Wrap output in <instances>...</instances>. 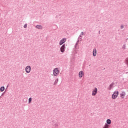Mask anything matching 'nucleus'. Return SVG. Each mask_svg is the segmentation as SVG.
Masks as SVG:
<instances>
[{"label": "nucleus", "instance_id": "1", "mask_svg": "<svg viewBox=\"0 0 128 128\" xmlns=\"http://www.w3.org/2000/svg\"><path fill=\"white\" fill-rule=\"evenodd\" d=\"M118 91L114 92L112 96V100H116V98H118Z\"/></svg>", "mask_w": 128, "mask_h": 128}, {"label": "nucleus", "instance_id": "2", "mask_svg": "<svg viewBox=\"0 0 128 128\" xmlns=\"http://www.w3.org/2000/svg\"><path fill=\"white\" fill-rule=\"evenodd\" d=\"M60 74V71L58 70V68H56L53 70V74L54 76H56L58 74Z\"/></svg>", "mask_w": 128, "mask_h": 128}, {"label": "nucleus", "instance_id": "3", "mask_svg": "<svg viewBox=\"0 0 128 128\" xmlns=\"http://www.w3.org/2000/svg\"><path fill=\"white\" fill-rule=\"evenodd\" d=\"M120 98H121L122 100H124V98H126V92L123 91L120 94Z\"/></svg>", "mask_w": 128, "mask_h": 128}, {"label": "nucleus", "instance_id": "4", "mask_svg": "<svg viewBox=\"0 0 128 128\" xmlns=\"http://www.w3.org/2000/svg\"><path fill=\"white\" fill-rule=\"evenodd\" d=\"M25 70L27 74H30V70H32V67L30 66H27L25 68Z\"/></svg>", "mask_w": 128, "mask_h": 128}, {"label": "nucleus", "instance_id": "5", "mask_svg": "<svg viewBox=\"0 0 128 128\" xmlns=\"http://www.w3.org/2000/svg\"><path fill=\"white\" fill-rule=\"evenodd\" d=\"M98 94V88H94L92 92V96H94Z\"/></svg>", "mask_w": 128, "mask_h": 128}, {"label": "nucleus", "instance_id": "6", "mask_svg": "<svg viewBox=\"0 0 128 128\" xmlns=\"http://www.w3.org/2000/svg\"><path fill=\"white\" fill-rule=\"evenodd\" d=\"M66 42V38H64L62 39L60 42V45L62 46V44H64Z\"/></svg>", "mask_w": 128, "mask_h": 128}, {"label": "nucleus", "instance_id": "7", "mask_svg": "<svg viewBox=\"0 0 128 128\" xmlns=\"http://www.w3.org/2000/svg\"><path fill=\"white\" fill-rule=\"evenodd\" d=\"M61 52H64L66 50V44H63L60 48Z\"/></svg>", "mask_w": 128, "mask_h": 128}, {"label": "nucleus", "instance_id": "8", "mask_svg": "<svg viewBox=\"0 0 128 128\" xmlns=\"http://www.w3.org/2000/svg\"><path fill=\"white\" fill-rule=\"evenodd\" d=\"M84 76V71H80L78 73V76L80 78H82V76Z\"/></svg>", "mask_w": 128, "mask_h": 128}, {"label": "nucleus", "instance_id": "9", "mask_svg": "<svg viewBox=\"0 0 128 128\" xmlns=\"http://www.w3.org/2000/svg\"><path fill=\"white\" fill-rule=\"evenodd\" d=\"M92 54L94 56H96V49L94 48L93 50Z\"/></svg>", "mask_w": 128, "mask_h": 128}, {"label": "nucleus", "instance_id": "10", "mask_svg": "<svg viewBox=\"0 0 128 128\" xmlns=\"http://www.w3.org/2000/svg\"><path fill=\"white\" fill-rule=\"evenodd\" d=\"M112 124V120H110V119H108L106 120V124Z\"/></svg>", "mask_w": 128, "mask_h": 128}, {"label": "nucleus", "instance_id": "11", "mask_svg": "<svg viewBox=\"0 0 128 128\" xmlns=\"http://www.w3.org/2000/svg\"><path fill=\"white\" fill-rule=\"evenodd\" d=\"M0 92H4V86H2L0 88Z\"/></svg>", "mask_w": 128, "mask_h": 128}, {"label": "nucleus", "instance_id": "12", "mask_svg": "<svg viewBox=\"0 0 128 128\" xmlns=\"http://www.w3.org/2000/svg\"><path fill=\"white\" fill-rule=\"evenodd\" d=\"M36 28H42V26L40 25H38L36 26Z\"/></svg>", "mask_w": 128, "mask_h": 128}, {"label": "nucleus", "instance_id": "13", "mask_svg": "<svg viewBox=\"0 0 128 128\" xmlns=\"http://www.w3.org/2000/svg\"><path fill=\"white\" fill-rule=\"evenodd\" d=\"M28 102L29 104H30V102H32V98H29L28 99Z\"/></svg>", "mask_w": 128, "mask_h": 128}, {"label": "nucleus", "instance_id": "14", "mask_svg": "<svg viewBox=\"0 0 128 128\" xmlns=\"http://www.w3.org/2000/svg\"><path fill=\"white\" fill-rule=\"evenodd\" d=\"M112 85L110 84V88H109L110 90H112Z\"/></svg>", "mask_w": 128, "mask_h": 128}, {"label": "nucleus", "instance_id": "15", "mask_svg": "<svg viewBox=\"0 0 128 128\" xmlns=\"http://www.w3.org/2000/svg\"><path fill=\"white\" fill-rule=\"evenodd\" d=\"M26 26H27L26 24L24 25V28H26Z\"/></svg>", "mask_w": 128, "mask_h": 128}, {"label": "nucleus", "instance_id": "16", "mask_svg": "<svg viewBox=\"0 0 128 128\" xmlns=\"http://www.w3.org/2000/svg\"><path fill=\"white\" fill-rule=\"evenodd\" d=\"M81 34H82V36H84V32H82Z\"/></svg>", "mask_w": 128, "mask_h": 128}, {"label": "nucleus", "instance_id": "17", "mask_svg": "<svg viewBox=\"0 0 128 128\" xmlns=\"http://www.w3.org/2000/svg\"><path fill=\"white\" fill-rule=\"evenodd\" d=\"M121 28H124V26H121Z\"/></svg>", "mask_w": 128, "mask_h": 128}]
</instances>
